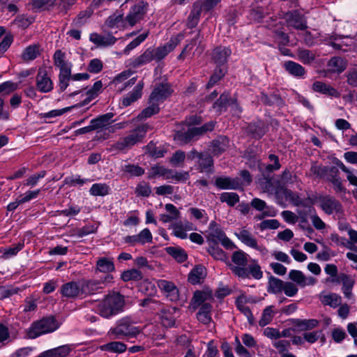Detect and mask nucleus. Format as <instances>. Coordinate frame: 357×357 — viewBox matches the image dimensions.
<instances>
[{
  "instance_id": "obj_8",
  "label": "nucleus",
  "mask_w": 357,
  "mask_h": 357,
  "mask_svg": "<svg viewBox=\"0 0 357 357\" xmlns=\"http://www.w3.org/2000/svg\"><path fill=\"white\" fill-rule=\"evenodd\" d=\"M183 34H178L169 40V41L165 45L153 49V60L160 61L163 59L169 52H172L176 47L183 39Z\"/></svg>"
},
{
  "instance_id": "obj_32",
  "label": "nucleus",
  "mask_w": 357,
  "mask_h": 357,
  "mask_svg": "<svg viewBox=\"0 0 357 357\" xmlns=\"http://www.w3.org/2000/svg\"><path fill=\"white\" fill-rule=\"evenodd\" d=\"M284 69L291 75L296 77H303L305 74V68L294 61H288L284 63Z\"/></svg>"
},
{
  "instance_id": "obj_31",
  "label": "nucleus",
  "mask_w": 357,
  "mask_h": 357,
  "mask_svg": "<svg viewBox=\"0 0 357 357\" xmlns=\"http://www.w3.org/2000/svg\"><path fill=\"white\" fill-rule=\"evenodd\" d=\"M213 298L211 291H197L195 292L191 305L193 308H197L208 301H213Z\"/></svg>"
},
{
  "instance_id": "obj_53",
  "label": "nucleus",
  "mask_w": 357,
  "mask_h": 357,
  "mask_svg": "<svg viewBox=\"0 0 357 357\" xmlns=\"http://www.w3.org/2000/svg\"><path fill=\"white\" fill-rule=\"evenodd\" d=\"M273 346L277 349L278 354L281 356L289 351L291 349V342L287 340H278L273 342Z\"/></svg>"
},
{
  "instance_id": "obj_28",
  "label": "nucleus",
  "mask_w": 357,
  "mask_h": 357,
  "mask_svg": "<svg viewBox=\"0 0 357 357\" xmlns=\"http://www.w3.org/2000/svg\"><path fill=\"white\" fill-rule=\"evenodd\" d=\"M206 275V268L201 265L195 266L188 275V281L192 284L202 282Z\"/></svg>"
},
{
  "instance_id": "obj_57",
  "label": "nucleus",
  "mask_w": 357,
  "mask_h": 357,
  "mask_svg": "<svg viewBox=\"0 0 357 357\" xmlns=\"http://www.w3.org/2000/svg\"><path fill=\"white\" fill-rule=\"evenodd\" d=\"M71 78V70L60 72L59 75V87L61 91L66 89L69 85L68 82Z\"/></svg>"
},
{
  "instance_id": "obj_29",
  "label": "nucleus",
  "mask_w": 357,
  "mask_h": 357,
  "mask_svg": "<svg viewBox=\"0 0 357 357\" xmlns=\"http://www.w3.org/2000/svg\"><path fill=\"white\" fill-rule=\"evenodd\" d=\"M250 205L259 211H264V215L268 217H274L276 215V211L273 207L268 206L264 200L254 198Z\"/></svg>"
},
{
  "instance_id": "obj_63",
  "label": "nucleus",
  "mask_w": 357,
  "mask_h": 357,
  "mask_svg": "<svg viewBox=\"0 0 357 357\" xmlns=\"http://www.w3.org/2000/svg\"><path fill=\"white\" fill-rule=\"evenodd\" d=\"M282 291L287 296L293 297L298 293V289L296 284H294L293 282H284Z\"/></svg>"
},
{
  "instance_id": "obj_61",
  "label": "nucleus",
  "mask_w": 357,
  "mask_h": 357,
  "mask_svg": "<svg viewBox=\"0 0 357 357\" xmlns=\"http://www.w3.org/2000/svg\"><path fill=\"white\" fill-rule=\"evenodd\" d=\"M229 266L234 274L241 278H247L249 277V271L245 266H234L229 264Z\"/></svg>"
},
{
  "instance_id": "obj_17",
  "label": "nucleus",
  "mask_w": 357,
  "mask_h": 357,
  "mask_svg": "<svg viewBox=\"0 0 357 357\" xmlns=\"http://www.w3.org/2000/svg\"><path fill=\"white\" fill-rule=\"evenodd\" d=\"M206 1L204 2L196 1L193 3L190 13L188 17L187 26L189 28H194L197 26L199 21L201 13L203 9L207 10L205 7Z\"/></svg>"
},
{
  "instance_id": "obj_10",
  "label": "nucleus",
  "mask_w": 357,
  "mask_h": 357,
  "mask_svg": "<svg viewBox=\"0 0 357 357\" xmlns=\"http://www.w3.org/2000/svg\"><path fill=\"white\" fill-rule=\"evenodd\" d=\"M214 128V123L211 121L202 127H190L185 132H178L176 137L188 142L194 137L201 135L206 131H211Z\"/></svg>"
},
{
  "instance_id": "obj_56",
  "label": "nucleus",
  "mask_w": 357,
  "mask_h": 357,
  "mask_svg": "<svg viewBox=\"0 0 357 357\" xmlns=\"http://www.w3.org/2000/svg\"><path fill=\"white\" fill-rule=\"evenodd\" d=\"M122 170L131 176H139L144 174V169L135 165H125Z\"/></svg>"
},
{
  "instance_id": "obj_16",
  "label": "nucleus",
  "mask_w": 357,
  "mask_h": 357,
  "mask_svg": "<svg viewBox=\"0 0 357 357\" xmlns=\"http://www.w3.org/2000/svg\"><path fill=\"white\" fill-rule=\"evenodd\" d=\"M157 284L160 289L169 300L176 301L178 299V290L172 282L165 280H160L157 282Z\"/></svg>"
},
{
  "instance_id": "obj_25",
  "label": "nucleus",
  "mask_w": 357,
  "mask_h": 357,
  "mask_svg": "<svg viewBox=\"0 0 357 357\" xmlns=\"http://www.w3.org/2000/svg\"><path fill=\"white\" fill-rule=\"evenodd\" d=\"M319 299L322 304L333 308L338 307L342 302L341 296L335 293L322 292L319 295Z\"/></svg>"
},
{
  "instance_id": "obj_34",
  "label": "nucleus",
  "mask_w": 357,
  "mask_h": 357,
  "mask_svg": "<svg viewBox=\"0 0 357 357\" xmlns=\"http://www.w3.org/2000/svg\"><path fill=\"white\" fill-rule=\"evenodd\" d=\"M293 324L301 331H310L317 327L319 321L315 319H294Z\"/></svg>"
},
{
  "instance_id": "obj_18",
  "label": "nucleus",
  "mask_w": 357,
  "mask_h": 357,
  "mask_svg": "<svg viewBox=\"0 0 357 357\" xmlns=\"http://www.w3.org/2000/svg\"><path fill=\"white\" fill-rule=\"evenodd\" d=\"M152 52V48L146 49L141 55L128 60V66L131 68H137L151 62L153 60Z\"/></svg>"
},
{
  "instance_id": "obj_9",
  "label": "nucleus",
  "mask_w": 357,
  "mask_h": 357,
  "mask_svg": "<svg viewBox=\"0 0 357 357\" xmlns=\"http://www.w3.org/2000/svg\"><path fill=\"white\" fill-rule=\"evenodd\" d=\"M36 86L41 93H49L53 88V82L45 68H39L36 77Z\"/></svg>"
},
{
  "instance_id": "obj_12",
  "label": "nucleus",
  "mask_w": 357,
  "mask_h": 357,
  "mask_svg": "<svg viewBox=\"0 0 357 357\" xmlns=\"http://www.w3.org/2000/svg\"><path fill=\"white\" fill-rule=\"evenodd\" d=\"M284 19L289 27H292L298 30H304L307 28L306 20L304 17L297 11L285 13Z\"/></svg>"
},
{
  "instance_id": "obj_15",
  "label": "nucleus",
  "mask_w": 357,
  "mask_h": 357,
  "mask_svg": "<svg viewBox=\"0 0 357 357\" xmlns=\"http://www.w3.org/2000/svg\"><path fill=\"white\" fill-rule=\"evenodd\" d=\"M171 93L170 88L167 84L156 86L150 96L149 102L159 104L163 102Z\"/></svg>"
},
{
  "instance_id": "obj_52",
  "label": "nucleus",
  "mask_w": 357,
  "mask_h": 357,
  "mask_svg": "<svg viewBox=\"0 0 357 357\" xmlns=\"http://www.w3.org/2000/svg\"><path fill=\"white\" fill-rule=\"evenodd\" d=\"M231 261L234 266H245L248 262L247 254L241 250L234 252L231 257Z\"/></svg>"
},
{
  "instance_id": "obj_45",
  "label": "nucleus",
  "mask_w": 357,
  "mask_h": 357,
  "mask_svg": "<svg viewBox=\"0 0 357 357\" xmlns=\"http://www.w3.org/2000/svg\"><path fill=\"white\" fill-rule=\"evenodd\" d=\"M297 57L304 64H309L314 60L315 54L310 50L299 49L297 52Z\"/></svg>"
},
{
  "instance_id": "obj_37",
  "label": "nucleus",
  "mask_w": 357,
  "mask_h": 357,
  "mask_svg": "<svg viewBox=\"0 0 357 357\" xmlns=\"http://www.w3.org/2000/svg\"><path fill=\"white\" fill-rule=\"evenodd\" d=\"M54 65L60 72L71 70V64L65 61V55L61 50H56L54 54Z\"/></svg>"
},
{
  "instance_id": "obj_20",
  "label": "nucleus",
  "mask_w": 357,
  "mask_h": 357,
  "mask_svg": "<svg viewBox=\"0 0 357 357\" xmlns=\"http://www.w3.org/2000/svg\"><path fill=\"white\" fill-rule=\"evenodd\" d=\"M178 313V310L175 307L162 309L160 314L161 324L165 327L173 326Z\"/></svg>"
},
{
  "instance_id": "obj_1",
  "label": "nucleus",
  "mask_w": 357,
  "mask_h": 357,
  "mask_svg": "<svg viewBox=\"0 0 357 357\" xmlns=\"http://www.w3.org/2000/svg\"><path fill=\"white\" fill-rule=\"evenodd\" d=\"M125 301L119 294H112L100 301L96 307L98 313L104 318H110L121 312L123 310Z\"/></svg>"
},
{
  "instance_id": "obj_60",
  "label": "nucleus",
  "mask_w": 357,
  "mask_h": 357,
  "mask_svg": "<svg viewBox=\"0 0 357 357\" xmlns=\"http://www.w3.org/2000/svg\"><path fill=\"white\" fill-rule=\"evenodd\" d=\"M228 100V94H222L220 98L214 103L213 108L217 113H220L226 108Z\"/></svg>"
},
{
  "instance_id": "obj_55",
  "label": "nucleus",
  "mask_w": 357,
  "mask_h": 357,
  "mask_svg": "<svg viewBox=\"0 0 357 357\" xmlns=\"http://www.w3.org/2000/svg\"><path fill=\"white\" fill-rule=\"evenodd\" d=\"M173 234L181 239H185L188 237L187 231L184 229L183 221L175 222L172 225Z\"/></svg>"
},
{
  "instance_id": "obj_27",
  "label": "nucleus",
  "mask_w": 357,
  "mask_h": 357,
  "mask_svg": "<svg viewBox=\"0 0 357 357\" xmlns=\"http://www.w3.org/2000/svg\"><path fill=\"white\" fill-rule=\"evenodd\" d=\"M143 88L144 84L139 82L130 93L123 98L121 101L122 105L124 107H127L138 100L142 96Z\"/></svg>"
},
{
  "instance_id": "obj_58",
  "label": "nucleus",
  "mask_w": 357,
  "mask_h": 357,
  "mask_svg": "<svg viewBox=\"0 0 357 357\" xmlns=\"http://www.w3.org/2000/svg\"><path fill=\"white\" fill-rule=\"evenodd\" d=\"M26 337L30 339H34L43 335V331L38 321L33 322L31 326L26 331Z\"/></svg>"
},
{
  "instance_id": "obj_64",
  "label": "nucleus",
  "mask_w": 357,
  "mask_h": 357,
  "mask_svg": "<svg viewBox=\"0 0 357 357\" xmlns=\"http://www.w3.org/2000/svg\"><path fill=\"white\" fill-rule=\"evenodd\" d=\"M103 63L99 59H91L88 65V70L92 73H98L102 69Z\"/></svg>"
},
{
  "instance_id": "obj_54",
  "label": "nucleus",
  "mask_w": 357,
  "mask_h": 357,
  "mask_svg": "<svg viewBox=\"0 0 357 357\" xmlns=\"http://www.w3.org/2000/svg\"><path fill=\"white\" fill-rule=\"evenodd\" d=\"M220 199L222 202L233 206L239 201V197L235 192H223L220 195Z\"/></svg>"
},
{
  "instance_id": "obj_44",
  "label": "nucleus",
  "mask_w": 357,
  "mask_h": 357,
  "mask_svg": "<svg viewBox=\"0 0 357 357\" xmlns=\"http://www.w3.org/2000/svg\"><path fill=\"white\" fill-rule=\"evenodd\" d=\"M23 243H18L17 244L13 245L10 247L6 248L2 250L1 257L4 259H8L16 255L17 253L23 248Z\"/></svg>"
},
{
  "instance_id": "obj_33",
  "label": "nucleus",
  "mask_w": 357,
  "mask_h": 357,
  "mask_svg": "<svg viewBox=\"0 0 357 357\" xmlns=\"http://www.w3.org/2000/svg\"><path fill=\"white\" fill-rule=\"evenodd\" d=\"M105 25L110 29H123L126 27L127 24L125 22L123 15L113 14L110 15L105 22Z\"/></svg>"
},
{
  "instance_id": "obj_3",
  "label": "nucleus",
  "mask_w": 357,
  "mask_h": 357,
  "mask_svg": "<svg viewBox=\"0 0 357 357\" xmlns=\"http://www.w3.org/2000/svg\"><path fill=\"white\" fill-rule=\"evenodd\" d=\"M235 236L243 244L258 251L261 255H266L268 253L266 247L259 244L253 234L246 228L238 229L235 232Z\"/></svg>"
},
{
  "instance_id": "obj_36",
  "label": "nucleus",
  "mask_w": 357,
  "mask_h": 357,
  "mask_svg": "<svg viewBox=\"0 0 357 357\" xmlns=\"http://www.w3.org/2000/svg\"><path fill=\"white\" fill-rule=\"evenodd\" d=\"M43 333H51L59 328L56 319L53 317H47L38 321Z\"/></svg>"
},
{
  "instance_id": "obj_46",
  "label": "nucleus",
  "mask_w": 357,
  "mask_h": 357,
  "mask_svg": "<svg viewBox=\"0 0 357 357\" xmlns=\"http://www.w3.org/2000/svg\"><path fill=\"white\" fill-rule=\"evenodd\" d=\"M102 86V84L101 81L96 82L92 88L87 91V98L84 100L83 103L81 105H84L90 102L93 99H94L98 93L100 91Z\"/></svg>"
},
{
  "instance_id": "obj_5",
  "label": "nucleus",
  "mask_w": 357,
  "mask_h": 357,
  "mask_svg": "<svg viewBox=\"0 0 357 357\" xmlns=\"http://www.w3.org/2000/svg\"><path fill=\"white\" fill-rule=\"evenodd\" d=\"M148 4L144 1H139L130 9L125 17L126 24L130 26H134L139 23L145 17L147 13Z\"/></svg>"
},
{
  "instance_id": "obj_21",
  "label": "nucleus",
  "mask_w": 357,
  "mask_h": 357,
  "mask_svg": "<svg viewBox=\"0 0 357 357\" xmlns=\"http://www.w3.org/2000/svg\"><path fill=\"white\" fill-rule=\"evenodd\" d=\"M115 266L113 258L101 257L97 259L96 264V273H109L114 271Z\"/></svg>"
},
{
  "instance_id": "obj_2",
  "label": "nucleus",
  "mask_w": 357,
  "mask_h": 357,
  "mask_svg": "<svg viewBox=\"0 0 357 357\" xmlns=\"http://www.w3.org/2000/svg\"><path fill=\"white\" fill-rule=\"evenodd\" d=\"M147 130V125H142L137 127L128 136L118 141L114 145V148L119 151H124L131 148L135 144L142 141V139L145 137Z\"/></svg>"
},
{
  "instance_id": "obj_23",
  "label": "nucleus",
  "mask_w": 357,
  "mask_h": 357,
  "mask_svg": "<svg viewBox=\"0 0 357 357\" xmlns=\"http://www.w3.org/2000/svg\"><path fill=\"white\" fill-rule=\"evenodd\" d=\"M312 89L314 92L320 93L331 97H339L340 93L331 85L322 82H315L312 85Z\"/></svg>"
},
{
  "instance_id": "obj_62",
  "label": "nucleus",
  "mask_w": 357,
  "mask_h": 357,
  "mask_svg": "<svg viewBox=\"0 0 357 357\" xmlns=\"http://www.w3.org/2000/svg\"><path fill=\"white\" fill-rule=\"evenodd\" d=\"M2 95L7 96L18 89V84L11 81H7L0 84Z\"/></svg>"
},
{
  "instance_id": "obj_40",
  "label": "nucleus",
  "mask_w": 357,
  "mask_h": 357,
  "mask_svg": "<svg viewBox=\"0 0 357 357\" xmlns=\"http://www.w3.org/2000/svg\"><path fill=\"white\" fill-rule=\"evenodd\" d=\"M126 345L121 342H111L100 347L101 350L121 354L126 350Z\"/></svg>"
},
{
  "instance_id": "obj_6",
  "label": "nucleus",
  "mask_w": 357,
  "mask_h": 357,
  "mask_svg": "<svg viewBox=\"0 0 357 357\" xmlns=\"http://www.w3.org/2000/svg\"><path fill=\"white\" fill-rule=\"evenodd\" d=\"M319 207L327 215L338 214L343 212L340 202L329 195L320 196L317 198Z\"/></svg>"
},
{
  "instance_id": "obj_39",
  "label": "nucleus",
  "mask_w": 357,
  "mask_h": 357,
  "mask_svg": "<svg viewBox=\"0 0 357 357\" xmlns=\"http://www.w3.org/2000/svg\"><path fill=\"white\" fill-rule=\"evenodd\" d=\"M170 169H167L162 166L155 165L152 167L149 172L148 177L149 178L162 176L165 179L170 178Z\"/></svg>"
},
{
  "instance_id": "obj_47",
  "label": "nucleus",
  "mask_w": 357,
  "mask_h": 357,
  "mask_svg": "<svg viewBox=\"0 0 357 357\" xmlns=\"http://www.w3.org/2000/svg\"><path fill=\"white\" fill-rule=\"evenodd\" d=\"M109 188L105 183H95L92 185L89 192L93 196H105L109 193Z\"/></svg>"
},
{
  "instance_id": "obj_30",
  "label": "nucleus",
  "mask_w": 357,
  "mask_h": 357,
  "mask_svg": "<svg viewBox=\"0 0 357 357\" xmlns=\"http://www.w3.org/2000/svg\"><path fill=\"white\" fill-rule=\"evenodd\" d=\"M72 349L69 345H63L43 352L38 357H66Z\"/></svg>"
},
{
  "instance_id": "obj_13",
  "label": "nucleus",
  "mask_w": 357,
  "mask_h": 357,
  "mask_svg": "<svg viewBox=\"0 0 357 357\" xmlns=\"http://www.w3.org/2000/svg\"><path fill=\"white\" fill-rule=\"evenodd\" d=\"M289 278L302 288L306 286H312L317 282L314 278L306 276L298 270H291L289 273Z\"/></svg>"
},
{
  "instance_id": "obj_26",
  "label": "nucleus",
  "mask_w": 357,
  "mask_h": 357,
  "mask_svg": "<svg viewBox=\"0 0 357 357\" xmlns=\"http://www.w3.org/2000/svg\"><path fill=\"white\" fill-rule=\"evenodd\" d=\"M215 183L216 186L221 189H237L241 185L238 178L227 176L217 178Z\"/></svg>"
},
{
  "instance_id": "obj_35",
  "label": "nucleus",
  "mask_w": 357,
  "mask_h": 357,
  "mask_svg": "<svg viewBox=\"0 0 357 357\" xmlns=\"http://www.w3.org/2000/svg\"><path fill=\"white\" fill-rule=\"evenodd\" d=\"M347 67V62L340 57H333L328 63V70L332 73H340Z\"/></svg>"
},
{
  "instance_id": "obj_59",
  "label": "nucleus",
  "mask_w": 357,
  "mask_h": 357,
  "mask_svg": "<svg viewBox=\"0 0 357 357\" xmlns=\"http://www.w3.org/2000/svg\"><path fill=\"white\" fill-rule=\"evenodd\" d=\"M225 72H226L225 67L216 68L214 71V73L212 75V76L211 77V78L208 82L207 87L209 88V87L213 86L216 82H218L224 76Z\"/></svg>"
},
{
  "instance_id": "obj_14",
  "label": "nucleus",
  "mask_w": 357,
  "mask_h": 357,
  "mask_svg": "<svg viewBox=\"0 0 357 357\" xmlns=\"http://www.w3.org/2000/svg\"><path fill=\"white\" fill-rule=\"evenodd\" d=\"M188 159L193 160L195 158L198 159V164L201 172H209L213 165L212 158L208 154L199 153L197 151H192L188 156Z\"/></svg>"
},
{
  "instance_id": "obj_43",
  "label": "nucleus",
  "mask_w": 357,
  "mask_h": 357,
  "mask_svg": "<svg viewBox=\"0 0 357 357\" xmlns=\"http://www.w3.org/2000/svg\"><path fill=\"white\" fill-rule=\"evenodd\" d=\"M284 282L277 278L271 277L268 281V291L273 294H279L282 292V288Z\"/></svg>"
},
{
  "instance_id": "obj_50",
  "label": "nucleus",
  "mask_w": 357,
  "mask_h": 357,
  "mask_svg": "<svg viewBox=\"0 0 357 357\" xmlns=\"http://www.w3.org/2000/svg\"><path fill=\"white\" fill-rule=\"evenodd\" d=\"M274 316L273 306L270 305L266 307L262 313L261 318L260 319L259 324L261 326H265L270 324Z\"/></svg>"
},
{
  "instance_id": "obj_48",
  "label": "nucleus",
  "mask_w": 357,
  "mask_h": 357,
  "mask_svg": "<svg viewBox=\"0 0 357 357\" xmlns=\"http://www.w3.org/2000/svg\"><path fill=\"white\" fill-rule=\"evenodd\" d=\"M167 252L178 262H183L187 259L185 252L180 248L168 247Z\"/></svg>"
},
{
  "instance_id": "obj_11",
  "label": "nucleus",
  "mask_w": 357,
  "mask_h": 357,
  "mask_svg": "<svg viewBox=\"0 0 357 357\" xmlns=\"http://www.w3.org/2000/svg\"><path fill=\"white\" fill-rule=\"evenodd\" d=\"M60 292L68 299H75L83 296L81 282H69L63 284Z\"/></svg>"
},
{
  "instance_id": "obj_24",
  "label": "nucleus",
  "mask_w": 357,
  "mask_h": 357,
  "mask_svg": "<svg viewBox=\"0 0 357 357\" xmlns=\"http://www.w3.org/2000/svg\"><path fill=\"white\" fill-rule=\"evenodd\" d=\"M167 213L160 215V220L164 223L172 222L177 220L181 215L180 211L172 204H167L165 206Z\"/></svg>"
},
{
  "instance_id": "obj_22",
  "label": "nucleus",
  "mask_w": 357,
  "mask_h": 357,
  "mask_svg": "<svg viewBox=\"0 0 357 357\" xmlns=\"http://www.w3.org/2000/svg\"><path fill=\"white\" fill-rule=\"evenodd\" d=\"M89 40L98 46L107 47L114 45L116 38L112 34L100 35L97 33L90 34Z\"/></svg>"
},
{
  "instance_id": "obj_7",
  "label": "nucleus",
  "mask_w": 357,
  "mask_h": 357,
  "mask_svg": "<svg viewBox=\"0 0 357 357\" xmlns=\"http://www.w3.org/2000/svg\"><path fill=\"white\" fill-rule=\"evenodd\" d=\"M113 276L106 275L100 280H91L82 281V290L83 296L95 293L96 291L102 289L105 286L113 282Z\"/></svg>"
},
{
  "instance_id": "obj_41",
  "label": "nucleus",
  "mask_w": 357,
  "mask_h": 357,
  "mask_svg": "<svg viewBox=\"0 0 357 357\" xmlns=\"http://www.w3.org/2000/svg\"><path fill=\"white\" fill-rule=\"evenodd\" d=\"M114 116L113 113L109 112L101 115L96 119L91 120L92 127L95 129L105 127L109 123L111 119Z\"/></svg>"
},
{
  "instance_id": "obj_19",
  "label": "nucleus",
  "mask_w": 357,
  "mask_h": 357,
  "mask_svg": "<svg viewBox=\"0 0 357 357\" xmlns=\"http://www.w3.org/2000/svg\"><path fill=\"white\" fill-rule=\"evenodd\" d=\"M231 53V50L225 47H218L214 49L212 54V59L218 66L217 68L225 67L224 65L227 61Z\"/></svg>"
},
{
  "instance_id": "obj_38",
  "label": "nucleus",
  "mask_w": 357,
  "mask_h": 357,
  "mask_svg": "<svg viewBox=\"0 0 357 357\" xmlns=\"http://www.w3.org/2000/svg\"><path fill=\"white\" fill-rule=\"evenodd\" d=\"M39 46L31 45L26 47L22 54V58L24 61H30L40 55Z\"/></svg>"
},
{
  "instance_id": "obj_49",
  "label": "nucleus",
  "mask_w": 357,
  "mask_h": 357,
  "mask_svg": "<svg viewBox=\"0 0 357 357\" xmlns=\"http://www.w3.org/2000/svg\"><path fill=\"white\" fill-rule=\"evenodd\" d=\"M121 278L123 281L127 282L130 280H139L142 279V275L140 271L132 268L130 270L123 271L121 273Z\"/></svg>"
},
{
  "instance_id": "obj_42",
  "label": "nucleus",
  "mask_w": 357,
  "mask_h": 357,
  "mask_svg": "<svg viewBox=\"0 0 357 357\" xmlns=\"http://www.w3.org/2000/svg\"><path fill=\"white\" fill-rule=\"evenodd\" d=\"M228 140L225 137H220L212 143L211 151L214 155H219L225 151Z\"/></svg>"
},
{
  "instance_id": "obj_51",
  "label": "nucleus",
  "mask_w": 357,
  "mask_h": 357,
  "mask_svg": "<svg viewBox=\"0 0 357 357\" xmlns=\"http://www.w3.org/2000/svg\"><path fill=\"white\" fill-rule=\"evenodd\" d=\"M151 104L148 107L145 108L138 115V119H143L151 117L152 115L157 114L159 112L158 104L156 102H150Z\"/></svg>"
},
{
  "instance_id": "obj_4",
  "label": "nucleus",
  "mask_w": 357,
  "mask_h": 357,
  "mask_svg": "<svg viewBox=\"0 0 357 357\" xmlns=\"http://www.w3.org/2000/svg\"><path fill=\"white\" fill-rule=\"evenodd\" d=\"M140 332L139 329L134 326L128 318L122 319L117 326L111 328L109 335H114V338H121L123 336H135Z\"/></svg>"
}]
</instances>
